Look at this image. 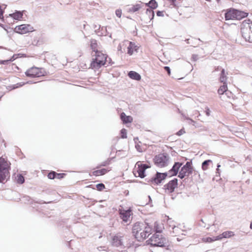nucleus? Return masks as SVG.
I'll list each match as a JSON object with an SVG mask.
<instances>
[{"instance_id": "57", "label": "nucleus", "mask_w": 252, "mask_h": 252, "mask_svg": "<svg viewBox=\"0 0 252 252\" xmlns=\"http://www.w3.org/2000/svg\"><path fill=\"white\" fill-rule=\"evenodd\" d=\"M250 228H251V229H252V222H251V224H250Z\"/></svg>"}, {"instance_id": "5", "label": "nucleus", "mask_w": 252, "mask_h": 252, "mask_svg": "<svg viewBox=\"0 0 252 252\" xmlns=\"http://www.w3.org/2000/svg\"><path fill=\"white\" fill-rule=\"evenodd\" d=\"M9 168L7 161L2 157L0 158V183H3L7 177H9Z\"/></svg>"}, {"instance_id": "33", "label": "nucleus", "mask_w": 252, "mask_h": 252, "mask_svg": "<svg viewBox=\"0 0 252 252\" xmlns=\"http://www.w3.org/2000/svg\"><path fill=\"white\" fill-rule=\"evenodd\" d=\"M16 179L17 183L19 184H22L25 182V178L24 176L20 174L17 175Z\"/></svg>"}, {"instance_id": "12", "label": "nucleus", "mask_w": 252, "mask_h": 252, "mask_svg": "<svg viewBox=\"0 0 252 252\" xmlns=\"http://www.w3.org/2000/svg\"><path fill=\"white\" fill-rule=\"evenodd\" d=\"M25 74L27 76L32 78L39 77L41 75L38 68L35 67H32L27 70Z\"/></svg>"}, {"instance_id": "7", "label": "nucleus", "mask_w": 252, "mask_h": 252, "mask_svg": "<svg viewBox=\"0 0 252 252\" xmlns=\"http://www.w3.org/2000/svg\"><path fill=\"white\" fill-rule=\"evenodd\" d=\"M168 159V156L166 155L160 154L155 157L154 161L157 166L163 167L167 165Z\"/></svg>"}, {"instance_id": "2", "label": "nucleus", "mask_w": 252, "mask_h": 252, "mask_svg": "<svg viewBox=\"0 0 252 252\" xmlns=\"http://www.w3.org/2000/svg\"><path fill=\"white\" fill-rule=\"evenodd\" d=\"M92 61L91 63V67L93 69H98L105 64H111V59H108L106 54L101 51H96L95 53H92Z\"/></svg>"}, {"instance_id": "53", "label": "nucleus", "mask_w": 252, "mask_h": 252, "mask_svg": "<svg viewBox=\"0 0 252 252\" xmlns=\"http://www.w3.org/2000/svg\"><path fill=\"white\" fill-rule=\"evenodd\" d=\"M186 119L187 120H189L190 121V122H189V123L190 124H192L193 126L194 125V124H195V122L193 120H192V119H190L189 118H186Z\"/></svg>"}, {"instance_id": "20", "label": "nucleus", "mask_w": 252, "mask_h": 252, "mask_svg": "<svg viewBox=\"0 0 252 252\" xmlns=\"http://www.w3.org/2000/svg\"><path fill=\"white\" fill-rule=\"evenodd\" d=\"M120 118L124 124L131 123L132 121V118L129 116H126L124 112L121 114Z\"/></svg>"}, {"instance_id": "48", "label": "nucleus", "mask_w": 252, "mask_h": 252, "mask_svg": "<svg viewBox=\"0 0 252 252\" xmlns=\"http://www.w3.org/2000/svg\"><path fill=\"white\" fill-rule=\"evenodd\" d=\"M3 13H4V10L2 9L1 6L0 5V19L3 18Z\"/></svg>"}, {"instance_id": "30", "label": "nucleus", "mask_w": 252, "mask_h": 252, "mask_svg": "<svg viewBox=\"0 0 252 252\" xmlns=\"http://www.w3.org/2000/svg\"><path fill=\"white\" fill-rule=\"evenodd\" d=\"M154 227V231L156 232V233L160 234L161 232L162 227L159 225L158 222H155Z\"/></svg>"}, {"instance_id": "37", "label": "nucleus", "mask_w": 252, "mask_h": 252, "mask_svg": "<svg viewBox=\"0 0 252 252\" xmlns=\"http://www.w3.org/2000/svg\"><path fill=\"white\" fill-rule=\"evenodd\" d=\"M121 135L122 138H126L127 137V132L125 128H123L121 130Z\"/></svg>"}, {"instance_id": "23", "label": "nucleus", "mask_w": 252, "mask_h": 252, "mask_svg": "<svg viewBox=\"0 0 252 252\" xmlns=\"http://www.w3.org/2000/svg\"><path fill=\"white\" fill-rule=\"evenodd\" d=\"M91 48L94 53H95L96 51H99L97 49L98 44L97 42L95 39H92L90 41Z\"/></svg>"}, {"instance_id": "28", "label": "nucleus", "mask_w": 252, "mask_h": 252, "mask_svg": "<svg viewBox=\"0 0 252 252\" xmlns=\"http://www.w3.org/2000/svg\"><path fill=\"white\" fill-rule=\"evenodd\" d=\"M226 79L227 77L225 74V70L223 68H221L220 81V82L223 83V84H224V83H226Z\"/></svg>"}, {"instance_id": "55", "label": "nucleus", "mask_w": 252, "mask_h": 252, "mask_svg": "<svg viewBox=\"0 0 252 252\" xmlns=\"http://www.w3.org/2000/svg\"><path fill=\"white\" fill-rule=\"evenodd\" d=\"M205 113L207 116H209L210 115V111L208 107L206 108Z\"/></svg>"}, {"instance_id": "9", "label": "nucleus", "mask_w": 252, "mask_h": 252, "mask_svg": "<svg viewBox=\"0 0 252 252\" xmlns=\"http://www.w3.org/2000/svg\"><path fill=\"white\" fill-rule=\"evenodd\" d=\"M32 31H33V28L29 24H23L17 26L14 29L15 32L21 34H23Z\"/></svg>"}, {"instance_id": "51", "label": "nucleus", "mask_w": 252, "mask_h": 252, "mask_svg": "<svg viewBox=\"0 0 252 252\" xmlns=\"http://www.w3.org/2000/svg\"><path fill=\"white\" fill-rule=\"evenodd\" d=\"M100 28H101L100 25H98V26H97V25H94V30H95V32H96L97 33V32H98L97 31V30H100Z\"/></svg>"}, {"instance_id": "13", "label": "nucleus", "mask_w": 252, "mask_h": 252, "mask_svg": "<svg viewBox=\"0 0 252 252\" xmlns=\"http://www.w3.org/2000/svg\"><path fill=\"white\" fill-rule=\"evenodd\" d=\"M182 165V162H175L172 168L168 171V173L170 174V176H176L179 172L180 168Z\"/></svg>"}, {"instance_id": "6", "label": "nucleus", "mask_w": 252, "mask_h": 252, "mask_svg": "<svg viewBox=\"0 0 252 252\" xmlns=\"http://www.w3.org/2000/svg\"><path fill=\"white\" fill-rule=\"evenodd\" d=\"M193 168L192 166V161H187L183 165L179 172L178 177L182 179L185 177H189L193 173Z\"/></svg>"}, {"instance_id": "43", "label": "nucleus", "mask_w": 252, "mask_h": 252, "mask_svg": "<svg viewBox=\"0 0 252 252\" xmlns=\"http://www.w3.org/2000/svg\"><path fill=\"white\" fill-rule=\"evenodd\" d=\"M10 63L11 62L9 61V59L6 60H0V64H7Z\"/></svg>"}, {"instance_id": "38", "label": "nucleus", "mask_w": 252, "mask_h": 252, "mask_svg": "<svg viewBox=\"0 0 252 252\" xmlns=\"http://www.w3.org/2000/svg\"><path fill=\"white\" fill-rule=\"evenodd\" d=\"M110 159H108L106 161H104L103 162H102L101 164L97 166L96 167V168H100L101 166H105L107 165H109L110 164Z\"/></svg>"}, {"instance_id": "22", "label": "nucleus", "mask_w": 252, "mask_h": 252, "mask_svg": "<svg viewBox=\"0 0 252 252\" xmlns=\"http://www.w3.org/2000/svg\"><path fill=\"white\" fill-rule=\"evenodd\" d=\"M22 201H23L25 203L30 204H33V203H39L41 204L42 203L40 201H34V200L31 198L29 196H24L22 198Z\"/></svg>"}, {"instance_id": "32", "label": "nucleus", "mask_w": 252, "mask_h": 252, "mask_svg": "<svg viewBox=\"0 0 252 252\" xmlns=\"http://www.w3.org/2000/svg\"><path fill=\"white\" fill-rule=\"evenodd\" d=\"M146 14L147 16H149V18L151 20H152L155 16V13L153 10L150 9L149 8L147 9L146 11Z\"/></svg>"}, {"instance_id": "26", "label": "nucleus", "mask_w": 252, "mask_h": 252, "mask_svg": "<svg viewBox=\"0 0 252 252\" xmlns=\"http://www.w3.org/2000/svg\"><path fill=\"white\" fill-rule=\"evenodd\" d=\"M141 8H142L141 4H136L135 5H133L130 7H129L128 9V11L129 12L134 13V12L137 11Z\"/></svg>"}, {"instance_id": "40", "label": "nucleus", "mask_w": 252, "mask_h": 252, "mask_svg": "<svg viewBox=\"0 0 252 252\" xmlns=\"http://www.w3.org/2000/svg\"><path fill=\"white\" fill-rule=\"evenodd\" d=\"M97 189L99 191H101L105 189V186L102 183H99L96 186Z\"/></svg>"}, {"instance_id": "61", "label": "nucleus", "mask_w": 252, "mask_h": 252, "mask_svg": "<svg viewBox=\"0 0 252 252\" xmlns=\"http://www.w3.org/2000/svg\"><path fill=\"white\" fill-rule=\"evenodd\" d=\"M119 49H120L121 48V46H118Z\"/></svg>"}, {"instance_id": "50", "label": "nucleus", "mask_w": 252, "mask_h": 252, "mask_svg": "<svg viewBox=\"0 0 252 252\" xmlns=\"http://www.w3.org/2000/svg\"><path fill=\"white\" fill-rule=\"evenodd\" d=\"M157 15L158 16H163V12L162 11H158L157 12Z\"/></svg>"}, {"instance_id": "15", "label": "nucleus", "mask_w": 252, "mask_h": 252, "mask_svg": "<svg viewBox=\"0 0 252 252\" xmlns=\"http://www.w3.org/2000/svg\"><path fill=\"white\" fill-rule=\"evenodd\" d=\"M138 47L135 45V44L132 42H129V45L127 47V54L129 55H132L133 52L135 51L137 52Z\"/></svg>"}, {"instance_id": "56", "label": "nucleus", "mask_w": 252, "mask_h": 252, "mask_svg": "<svg viewBox=\"0 0 252 252\" xmlns=\"http://www.w3.org/2000/svg\"><path fill=\"white\" fill-rule=\"evenodd\" d=\"M220 166V165L219 164H218L217 165V173H219V168Z\"/></svg>"}, {"instance_id": "64", "label": "nucleus", "mask_w": 252, "mask_h": 252, "mask_svg": "<svg viewBox=\"0 0 252 252\" xmlns=\"http://www.w3.org/2000/svg\"><path fill=\"white\" fill-rule=\"evenodd\" d=\"M201 221L203 223H204V221H203V220H202V219H201Z\"/></svg>"}, {"instance_id": "10", "label": "nucleus", "mask_w": 252, "mask_h": 252, "mask_svg": "<svg viewBox=\"0 0 252 252\" xmlns=\"http://www.w3.org/2000/svg\"><path fill=\"white\" fill-rule=\"evenodd\" d=\"M140 161H138L136 163V165L138 166L137 172L138 175V177L141 178H143L145 177V171L146 169L150 167V166L147 164L139 163Z\"/></svg>"}, {"instance_id": "4", "label": "nucleus", "mask_w": 252, "mask_h": 252, "mask_svg": "<svg viewBox=\"0 0 252 252\" xmlns=\"http://www.w3.org/2000/svg\"><path fill=\"white\" fill-rule=\"evenodd\" d=\"M241 32L246 41L252 43V22H243L241 25Z\"/></svg>"}, {"instance_id": "24", "label": "nucleus", "mask_w": 252, "mask_h": 252, "mask_svg": "<svg viewBox=\"0 0 252 252\" xmlns=\"http://www.w3.org/2000/svg\"><path fill=\"white\" fill-rule=\"evenodd\" d=\"M109 170L106 168H102L99 170H96L93 172V175L95 176L103 175L106 174Z\"/></svg>"}, {"instance_id": "45", "label": "nucleus", "mask_w": 252, "mask_h": 252, "mask_svg": "<svg viewBox=\"0 0 252 252\" xmlns=\"http://www.w3.org/2000/svg\"><path fill=\"white\" fill-rule=\"evenodd\" d=\"M213 237H214V241L220 240L222 239V238H223V237H222V236H221V234L217 236H214Z\"/></svg>"}, {"instance_id": "62", "label": "nucleus", "mask_w": 252, "mask_h": 252, "mask_svg": "<svg viewBox=\"0 0 252 252\" xmlns=\"http://www.w3.org/2000/svg\"><path fill=\"white\" fill-rule=\"evenodd\" d=\"M119 49H120L121 48V46H118Z\"/></svg>"}, {"instance_id": "29", "label": "nucleus", "mask_w": 252, "mask_h": 252, "mask_svg": "<svg viewBox=\"0 0 252 252\" xmlns=\"http://www.w3.org/2000/svg\"><path fill=\"white\" fill-rule=\"evenodd\" d=\"M212 163V161L210 159H207L204 160L202 163V169L203 170H206L208 168V166L210 164V163Z\"/></svg>"}, {"instance_id": "52", "label": "nucleus", "mask_w": 252, "mask_h": 252, "mask_svg": "<svg viewBox=\"0 0 252 252\" xmlns=\"http://www.w3.org/2000/svg\"><path fill=\"white\" fill-rule=\"evenodd\" d=\"M0 27L3 28L7 32H8L7 29L8 28V26H5L4 25L0 24Z\"/></svg>"}, {"instance_id": "41", "label": "nucleus", "mask_w": 252, "mask_h": 252, "mask_svg": "<svg viewBox=\"0 0 252 252\" xmlns=\"http://www.w3.org/2000/svg\"><path fill=\"white\" fill-rule=\"evenodd\" d=\"M65 175V174H64V173H56V178L58 179H61L64 178Z\"/></svg>"}, {"instance_id": "46", "label": "nucleus", "mask_w": 252, "mask_h": 252, "mask_svg": "<svg viewBox=\"0 0 252 252\" xmlns=\"http://www.w3.org/2000/svg\"><path fill=\"white\" fill-rule=\"evenodd\" d=\"M185 133V131L184 129L182 128L176 133V134L178 136H181Z\"/></svg>"}, {"instance_id": "18", "label": "nucleus", "mask_w": 252, "mask_h": 252, "mask_svg": "<svg viewBox=\"0 0 252 252\" xmlns=\"http://www.w3.org/2000/svg\"><path fill=\"white\" fill-rule=\"evenodd\" d=\"M113 245L115 247H120L123 245L121 237L118 236H114L112 239Z\"/></svg>"}, {"instance_id": "3", "label": "nucleus", "mask_w": 252, "mask_h": 252, "mask_svg": "<svg viewBox=\"0 0 252 252\" xmlns=\"http://www.w3.org/2000/svg\"><path fill=\"white\" fill-rule=\"evenodd\" d=\"M147 242L152 247L163 248L168 246L167 240L160 234L155 233Z\"/></svg>"}, {"instance_id": "21", "label": "nucleus", "mask_w": 252, "mask_h": 252, "mask_svg": "<svg viewBox=\"0 0 252 252\" xmlns=\"http://www.w3.org/2000/svg\"><path fill=\"white\" fill-rule=\"evenodd\" d=\"M23 15V11H16L14 13L10 14L9 16L16 20H20Z\"/></svg>"}, {"instance_id": "34", "label": "nucleus", "mask_w": 252, "mask_h": 252, "mask_svg": "<svg viewBox=\"0 0 252 252\" xmlns=\"http://www.w3.org/2000/svg\"><path fill=\"white\" fill-rule=\"evenodd\" d=\"M100 29H101V31L99 30V31H98V32H97V34L99 35L107 36L108 35V34L107 33L106 28L102 27H101Z\"/></svg>"}, {"instance_id": "59", "label": "nucleus", "mask_w": 252, "mask_h": 252, "mask_svg": "<svg viewBox=\"0 0 252 252\" xmlns=\"http://www.w3.org/2000/svg\"><path fill=\"white\" fill-rule=\"evenodd\" d=\"M148 197L149 198V200L151 201V198L150 196H148Z\"/></svg>"}, {"instance_id": "16", "label": "nucleus", "mask_w": 252, "mask_h": 252, "mask_svg": "<svg viewBox=\"0 0 252 252\" xmlns=\"http://www.w3.org/2000/svg\"><path fill=\"white\" fill-rule=\"evenodd\" d=\"M235 11L234 9L229 10L225 13V20L235 19Z\"/></svg>"}, {"instance_id": "58", "label": "nucleus", "mask_w": 252, "mask_h": 252, "mask_svg": "<svg viewBox=\"0 0 252 252\" xmlns=\"http://www.w3.org/2000/svg\"><path fill=\"white\" fill-rule=\"evenodd\" d=\"M0 49H5L4 47H3V46H0Z\"/></svg>"}, {"instance_id": "1", "label": "nucleus", "mask_w": 252, "mask_h": 252, "mask_svg": "<svg viewBox=\"0 0 252 252\" xmlns=\"http://www.w3.org/2000/svg\"><path fill=\"white\" fill-rule=\"evenodd\" d=\"M153 232L152 226L146 221H137L133 224L132 233L139 242L147 238Z\"/></svg>"}, {"instance_id": "31", "label": "nucleus", "mask_w": 252, "mask_h": 252, "mask_svg": "<svg viewBox=\"0 0 252 252\" xmlns=\"http://www.w3.org/2000/svg\"><path fill=\"white\" fill-rule=\"evenodd\" d=\"M234 235V232L231 231H224L221 234V236L223 238H228Z\"/></svg>"}, {"instance_id": "63", "label": "nucleus", "mask_w": 252, "mask_h": 252, "mask_svg": "<svg viewBox=\"0 0 252 252\" xmlns=\"http://www.w3.org/2000/svg\"><path fill=\"white\" fill-rule=\"evenodd\" d=\"M119 49H120L121 48V46H118Z\"/></svg>"}, {"instance_id": "54", "label": "nucleus", "mask_w": 252, "mask_h": 252, "mask_svg": "<svg viewBox=\"0 0 252 252\" xmlns=\"http://www.w3.org/2000/svg\"><path fill=\"white\" fill-rule=\"evenodd\" d=\"M135 148L138 152H141L142 151V150L141 149L140 146L139 145L136 144L135 145Z\"/></svg>"}, {"instance_id": "35", "label": "nucleus", "mask_w": 252, "mask_h": 252, "mask_svg": "<svg viewBox=\"0 0 252 252\" xmlns=\"http://www.w3.org/2000/svg\"><path fill=\"white\" fill-rule=\"evenodd\" d=\"M32 81H28L26 83H17L15 85H14L12 87V89H16V88H18L20 87H22L23 86V85H24L25 84H32Z\"/></svg>"}, {"instance_id": "42", "label": "nucleus", "mask_w": 252, "mask_h": 252, "mask_svg": "<svg viewBox=\"0 0 252 252\" xmlns=\"http://www.w3.org/2000/svg\"><path fill=\"white\" fill-rule=\"evenodd\" d=\"M20 55V54H19L13 55L12 57L9 59V61H10L11 62L14 61L15 59L19 58Z\"/></svg>"}, {"instance_id": "47", "label": "nucleus", "mask_w": 252, "mask_h": 252, "mask_svg": "<svg viewBox=\"0 0 252 252\" xmlns=\"http://www.w3.org/2000/svg\"><path fill=\"white\" fill-rule=\"evenodd\" d=\"M164 69L165 71H166L169 75L170 74V68L169 66H165L164 67Z\"/></svg>"}, {"instance_id": "49", "label": "nucleus", "mask_w": 252, "mask_h": 252, "mask_svg": "<svg viewBox=\"0 0 252 252\" xmlns=\"http://www.w3.org/2000/svg\"><path fill=\"white\" fill-rule=\"evenodd\" d=\"M191 59H192V60L193 61H196L198 59V55H195V54H193V55H192Z\"/></svg>"}, {"instance_id": "11", "label": "nucleus", "mask_w": 252, "mask_h": 252, "mask_svg": "<svg viewBox=\"0 0 252 252\" xmlns=\"http://www.w3.org/2000/svg\"><path fill=\"white\" fill-rule=\"evenodd\" d=\"M178 186V179L174 178L172 180L170 181L167 184L164 186V189H167L169 192L171 193L174 191V189Z\"/></svg>"}, {"instance_id": "27", "label": "nucleus", "mask_w": 252, "mask_h": 252, "mask_svg": "<svg viewBox=\"0 0 252 252\" xmlns=\"http://www.w3.org/2000/svg\"><path fill=\"white\" fill-rule=\"evenodd\" d=\"M227 90V86L226 83L223 84L218 89V93L219 94H223Z\"/></svg>"}, {"instance_id": "60", "label": "nucleus", "mask_w": 252, "mask_h": 252, "mask_svg": "<svg viewBox=\"0 0 252 252\" xmlns=\"http://www.w3.org/2000/svg\"><path fill=\"white\" fill-rule=\"evenodd\" d=\"M177 240H178V241H180V240L179 239V238H177Z\"/></svg>"}, {"instance_id": "19", "label": "nucleus", "mask_w": 252, "mask_h": 252, "mask_svg": "<svg viewBox=\"0 0 252 252\" xmlns=\"http://www.w3.org/2000/svg\"><path fill=\"white\" fill-rule=\"evenodd\" d=\"M235 19L241 20L242 18L246 17L248 14L242 11L235 9Z\"/></svg>"}, {"instance_id": "44", "label": "nucleus", "mask_w": 252, "mask_h": 252, "mask_svg": "<svg viewBox=\"0 0 252 252\" xmlns=\"http://www.w3.org/2000/svg\"><path fill=\"white\" fill-rule=\"evenodd\" d=\"M115 14L117 17L120 18L122 15V10L121 9H117L115 11Z\"/></svg>"}, {"instance_id": "8", "label": "nucleus", "mask_w": 252, "mask_h": 252, "mask_svg": "<svg viewBox=\"0 0 252 252\" xmlns=\"http://www.w3.org/2000/svg\"><path fill=\"white\" fill-rule=\"evenodd\" d=\"M167 172L160 173L157 172L154 177L149 179V180H147V179L146 180L153 184L158 185L161 183L163 180L166 179L167 176Z\"/></svg>"}, {"instance_id": "14", "label": "nucleus", "mask_w": 252, "mask_h": 252, "mask_svg": "<svg viewBox=\"0 0 252 252\" xmlns=\"http://www.w3.org/2000/svg\"><path fill=\"white\" fill-rule=\"evenodd\" d=\"M120 218L125 222H127L130 220L131 210L128 209L127 210L122 211L120 213Z\"/></svg>"}, {"instance_id": "36", "label": "nucleus", "mask_w": 252, "mask_h": 252, "mask_svg": "<svg viewBox=\"0 0 252 252\" xmlns=\"http://www.w3.org/2000/svg\"><path fill=\"white\" fill-rule=\"evenodd\" d=\"M56 172L55 171H51L49 172L47 175V177L50 179H54L56 178Z\"/></svg>"}, {"instance_id": "17", "label": "nucleus", "mask_w": 252, "mask_h": 252, "mask_svg": "<svg viewBox=\"0 0 252 252\" xmlns=\"http://www.w3.org/2000/svg\"><path fill=\"white\" fill-rule=\"evenodd\" d=\"M128 76L133 80L139 81L141 79V75L137 72L134 71H130L128 73Z\"/></svg>"}, {"instance_id": "25", "label": "nucleus", "mask_w": 252, "mask_h": 252, "mask_svg": "<svg viewBox=\"0 0 252 252\" xmlns=\"http://www.w3.org/2000/svg\"><path fill=\"white\" fill-rule=\"evenodd\" d=\"M145 5L147 6H149L150 8L149 9L152 10L156 9L158 6V3L155 0H150L149 2L146 3Z\"/></svg>"}, {"instance_id": "39", "label": "nucleus", "mask_w": 252, "mask_h": 252, "mask_svg": "<svg viewBox=\"0 0 252 252\" xmlns=\"http://www.w3.org/2000/svg\"><path fill=\"white\" fill-rule=\"evenodd\" d=\"M204 242L211 243L214 242V237H205L202 239Z\"/></svg>"}]
</instances>
